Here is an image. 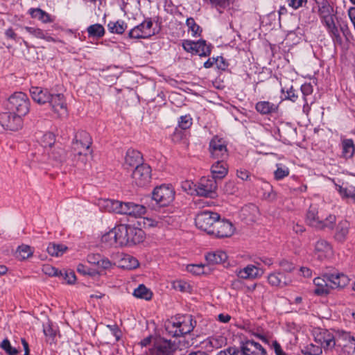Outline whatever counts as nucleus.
Returning a JSON list of instances; mask_svg holds the SVG:
<instances>
[{"mask_svg":"<svg viewBox=\"0 0 355 355\" xmlns=\"http://www.w3.org/2000/svg\"><path fill=\"white\" fill-rule=\"evenodd\" d=\"M352 337L349 333L345 331H338L336 338V343H338V346L345 348L347 347V344L345 343V340H352Z\"/></svg>","mask_w":355,"mask_h":355,"instance_id":"obj_47","label":"nucleus"},{"mask_svg":"<svg viewBox=\"0 0 355 355\" xmlns=\"http://www.w3.org/2000/svg\"><path fill=\"white\" fill-rule=\"evenodd\" d=\"M153 199L160 206L168 205L175 198V191L170 186L161 185L154 189Z\"/></svg>","mask_w":355,"mask_h":355,"instance_id":"obj_8","label":"nucleus"},{"mask_svg":"<svg viewBox=\"0 0 355 355\" xmlns=\"http://www.w3.org/2000/svg\"><path fill=\"white\" fill-rule=\"evenodd\" d=\"M52 111L59 116H64L67 114V107L66 100L62 94H51V98L48 101Z\"/></svg>","mask_w":355,"mask_h":355,"instance_id":"obj_16","label":"nucleus"},{"mask_svg":"<svg viewBox=\"0 0 355 355\" xmlns=\"http://www.w3.org/2000/svg\"><path fill=\"white\" fill-rule=\"evenodd\" d=\"M268 282L272 286L282 288L289 285L292 280L291 277L286 276L284 273L277 272L270 273L268 276Z\"/></svg>","mask_w":355,"mask_h":355,"instance_id":"obj_23","label":"nucleus"},{"mask_svg":"<svg viewBox=\"0 0 355 355\" xmlns=\"http://www.w3.org/2000/svg\"><path fill=\"white\" fill-rule=\"evenodd\" d=\"M302 353L304 355H320L322 353V348L320 345L310 343L304 347Z\"/></svg>","mask_w":355,"mask_h":355,"instance_id":"obj_45","label":"nucleus"},{"mask_svg":"<svg viewBox=\"0 0 355 355\" xmlns=\"http://www.w3.org/2000/svg\"><path fill=\"white\" fill-rule=\"evenodd\" d=\"M143 224L144 227H159L162 223L150 218H144Z\"/></svg>","mask_w":355,"mask_h":355,"instance_id":"obj_58","label":"nucleus"},{"mask_svg":"<svg viewBox=\"0 0 355 355\" xmlns=\"http://www.w3.org/2000/svg\"><path fill=\"white\" fill-rule=\"evenodd\" d=\"M342 157L347 159L352 158L355 153V146L351 139H343L341 142Z\"/></svg>","mask_w":355,"mask_h":355,"instance_id":"obj_37","label":"nucleus"},{"mask_svg":"<svg viewBox=\"0 0 355 355\" xmlns=\"http://www.w3.org/2000/svg\"><path fill=\"white\" fill-rule=\"evenodd\" d=\"M55 141V135L52 132H49L42 135L40 143L44 148H51L54 144Z\"/></svg>","mask_w":355,"mask_h":355,"instance_id":"obj_50","label":"nucleus"},{"mask_svg":"<svg viewBox=\"0 0 355 355\" xmlns=\"http://www.w3.org/2000/svg\"><path fill=\"white\" fill-rule=\"evenodd\" d=\"M88 151L79 150L75 153V158L76 159L77 165L85 166L89 159Z\"/></svg>","mask_w":355,"mask_h":355,"instance_id":"obj_54","label":"nucleus"},{"mask_svg":"<svg viewBox=\"0 0 355 355\" xmlns=\"http://www.w3.org/2000/svg\"><path fill=\"white\" fill-rule=\"evenodd\" d=\"M217 355H243V354L239 349L231 347L220 351Z\"/></svg>","mask_w":355,"mask_h":355,"instance_id":"obj_59","label":"nucleus"},{"mask_svg":"<svg viewBox=\"0 0 355 355\" xmlns=\"http://www.w3.org/2000/svg\"><path fill=\"white\" fill-rule=\"evenodd\" d=\"M123 204V202L111 199H100L98 202L101 210L120 214L122 212Z\"/></svg>","mask_w":355,"mask_h":355,"instance_id":"obj_21","label":"nucleus"},{"mask_svg":"<svg viewBox=\"0 0 355 355\" xmlns=\"http://www.w3.org/2000/svg\"><path fill=\"white\" fill-rule=\"evenodd\" d=\"M216 180L203 177L196 185V191L198 196L213 198L216 196Z\"/></svg>","mask_w":355,"mask_h":355,"instance_id":"obj_12","label":"nucleus"},{"mask_svg":"<svg viewBox=\"0 0 355 355\" xmlns=\"http://www.w3.org/2000/svg\"><path fill=\"white\" fill-rule=\"evenodd\" d=\"M186 24L188 27V31L191 32L192 37L200 36L202 30L200 27L196 23L193 18H188L186 21Z\"/></svg>","mask_w":355,"mask_h":355,"instance_id":"obj_46","label":"nucleus"},{"mask_svg":"<svg viewBox=\"0 0 355 355\" xmlns=\"http://www.w3.org/2000/svg\"><path fill=\"white\" fill-rule=\"evenodd\" d=\"M327 279L331 288L344 287L349 283V278L342 272H334L327 274Z\"/></svg>","mask_w":355,"mask_h":355,"instance_id":"obj_26","label":"nucleus"},{"mask_svg":"<svg viewBox=\"0 0 355 355\" xmlns=\"http://www.w3.org/2000/svg\"><path fill=\"white\" fill-rule=\"evenodd\" d=\"M24 28L33 37L37 38L44 40L46 42H55L56 40L54 39L49 33L47 31H44L43 29H41L37 27H33V26H24Z\"/></svg>","mask_w":355,"mask_h":355,"instance_id":"obj_31","label":"nucleus"},{"mask_svg":"<svg viewBox=\"0 0 355 355\" xmlns=\"http://www.w3.org/2000/svg\"><path fill=\"white\" fill-rule=\"evenodd\" d=\"M133 295L137 298L146 300H150L153 296L152 292L143 284L139 285L135 289Z\"/></svg>","mask_w":355,"mask_h":355,"instance_id":"obj_42","label":"nucleus"},{"mask_svg":"<svg viewBox=\"0 0 355 355\" xmlns=\"http://www.w3.org/2000/svg\"><path fill=\"white\" fill-rule=\"evenodd\" d=\"M217 219H219V215L217 213L204 210L196 215L195 223L198 229L210 234Z\"/></svg>","mask_w":355,"mask_h":355,"instance_id":"obj_5","label":"nucleus"},{"mask_svg":"<svg viewBox=\"0 0 355 355\" xmlns=\"http://www.w3.org/2000/svg\"><path fill=\"white\" fill-rule=\"evenodd\" d=\"M127 27V24L122 20L111 21L107 24L109 31L115 34H122Z\"/></svg>","mask_w":355,"mask_h":355,"instance_id":"obj_39","label":"nucleus"},{"mask_svg":"<svg viewBox=\"0 0 355 355\" xmlns=\"http://www.w3.org/2000/svg\"><path fill=\"white\" fill-rule=\"evenodd\" d=\"M191 315H186L172 319L166 325V329L172 336H181L190 333L196 325Z\"/></svg>","mask_w":355,"mask_h":355,"instance_id":"obj_2","label":"nucleus"},{"mask_svg":"<svg viewBox=\"0 0 355 355\" xmlns=\"http://www.w3.org/2000/svg\"><path fill=\"white\" fill-rule=\"evenodd\" d=\"M153 347L150 349V355H172L174 345L171 340L162 338H153Z\"/></svg>","mask_w":355,"mask_h":355,"instance_id":"obj_14","label":"nucleus"},{"mask_svg":"<svg viewBox=\"0 0 355 355\" xmlns=\"http://www.w3.org/2000/svg\"><path fill=\"white\" fill-rule=\"evenodd\" d=\"M119 246H132L144 241V232L132 225L121 224L116 226Z\"/></svg>","mask_w":355,"mask_h":355,"instance_id":"obj_1","label":"nucleus"},{"mask_svg":"<svg viewBox=\"0 0 355 355\" xmlns=\"http://www.w3.org/2000/svg\"><path fill=\"white\" fill-rule=\"evenodd\" d=\"M101 257L99 254H90L87 256V261L91 264L98 266Z\"/></svg>","mask_w":355,"mask_h":355,"instance_id":"obj_62","label":"nucleus"},{"mask_svg":"<svg viewBox=\"0 0 355 355\" xmlns=\"http://www.w3.org/2000/svg\"><path fill=\"white\" fill-rule=\"evenodd\" d=\"M151 168L146 164H141L136 167L132 173L133 182L139 187H146L151 181Z\"/></svg>","mask_w":355,"mask_h":355,"instance_id":"obj_10","label":"nucleus"},{"mask_svg":"<svg viewBox=\"0 0 355 355\" xmlns=\"http://www.w3.org/2000/svg\"><path fill=\"white\" fill-rule=\"evenodd\" d=\"M152 26L153 22L150 19L144 20L130 31L129 37L135 39L148 38L155 34Z\"/></svg>","mask_w":355,"mask_h":355,"instance_id":"obj_15","label":"nucleus"},{"mask_svg":"<svg viewBox=\"0 0 355 355\" xmlns=\"http://www.w3.org/2000/svg\"><path fill=\"white\" fill-rule=\"evenodd\" d=\"M282 92L286 94L284 95V99L290 100L293 102H295L298 98V95L295 94V91L293 89V86H291L290 88H282Z\"/></svg>","mask_w":355,"mask_h":355,"instance_id":"obj_56","label":"nucleus"},{"mask_svg":"<svg viewBox=\"0 0 355 355\" xmlns=\"http://www.w3.org/2000/svg\"><path fill=\"white\" fill-rule=\"evenodd\" d=\"M207 266L205 264H189L187 266V271L193 275H200L207 273L205 268Z\"/></svg>","mask_w":355,"mask_h":355,"instance_id":"obj_49","label":"nucleus"},{"mask_svg":"<svg viewBox=\"0 0 355 355\" xmlns=\"http://www.w3.org/2000/svg\"><path fill=\"white\" fill-rule=\"evenodd\" d=\"M205 259L208 265L221 264L227 259V254L222 250L210 252L206 254Z\"/></svg>","mask_w":355,"mask_h":355,"instance_id":"obj_30","label":"nucleus"},{"mask_svg":"<svg viewBox=\"0 0 355 355\" xmlns=\"http://www.w3.org/2000/svg\"><path fill=\"white\" fill-rule=\"evenodd\" d=\"M306 221L308 225L316 229H332L336 223V216L331 214L324 216L319 213L316 207L311 206L306 214Z\"/></svg>","mask_w":355,"mask_h":355,"instance_id":"obj_3","label":"nucleus"},{"mask_svg":"<svg viewBox=\"0 0 355 355\" xmlns=\"http://www.w3.org/2000/svg\"><path fill=\"white\" fill-rule=\"evenodd\" d=\"M182 47L187 52L197 54L200 56H209L211 53L210 46L203 40L198 42L185 40L182 42Z\"/></svg>","mask_w":355,"mask_h":355,"instance_id":"obj_11","label":"nucleus"},{"mask_svg":"<svg viewBox=\"0 0 355 355\" xmlns=\"http://www.w3.org/2000/svg\"><path fill=\"white\" fill-rule=\"evenodd\" d=\"M242 214L249 221H255L259 214V209L255 205H250L243 208Z\"/></svg>","mask_w":355,"mask_h":355,"instance_id":"obj_44","label":"nucleus"},{"mask_svg":"<svg viewBox=\"0 0 355 355\" xmlns=\"http://www.w3.org/2000/svg\"><path fill=\"white\" fill-rule=\"evenodd\" d=\"M87 31L89 37H101L105 34V28L100 24H95L87 27Z\"/></svg>","mask_w":355,"mask_h":355,"instance_id":"obj_43","label":"nucleus"},{"mask_svg":"<svg viewBox=\"0 0 355 355\" xmlns=\"http://www.w3.org/2000/svg\"><path fill=\"white\" fill-rule=\"evenodd\" d=\"M327 28V33L331 37L335 45H342L343 39L338 27L336 25L334 19L322 24Z\"/></svg>","mask_w":355,"mask_h":355,"instance_id":"obj_29","label":"nucleus"},{"mask_svg":"<svg viewBox=\"0 0 355 355\" xmlns=\"http://www.w3.org/2000/svg\"><path fill=\"white\" fill-rule=\"evenodd\" d=\"M333 254L331 244L324 239H319L314 245V256L319 260L329 258Z\"/></svg>","mask_w":355,"mask_h":355,"instance_id":"obj_18","label":"nucleus"},{"mask_svg":"<svg viewBox=\"0 0 355 355\" xmlns=\"http://www.w3.org/2000/svg\"><path fill=\"white\" fill-rule=\"evenodd\" d=\"M322 24L332 20L335 18L334 8L328 3L318 7V10Z\"/></svg>","mask_w":355,"mask_h":355,"instance_id":"obj_34","label":"nucleus"},{"mask_svg":"<svg viewBox=\"0 0 355 355\" xmlns=\"http://www.w3.org/2000/svg\"><path fill=\"white\" fill-rule=\"evenodd\" d=\"M30 93L33 100L40 105L48 103L51 94L47 89L40 87H31Z\"/></svg>","mask_w":355,"mask_h":355,"instance_id":"obj_22","label":"nucleus"},{"mask_svg":"<svg viewBox=\"0 0 355 355\" xmlns=\"http://www.w3.org/2000/svg\"><path fill=\"white\" fill-rule=\"evenodd\" d=\"M46 250L51 256L58 257L67 250V247L63 244L50 243Z\"/></svg>","mask_w":355,"mask_h":355,"instance_id":"obj_38","label":"nucleus"},{"mask_svg":"<svg viewBox=\"0 0 355 355\" xmlns=\"http://www.w3.org/2000/svg\"><path fill=\"white\" fill-rule=\"evenodd\" d=\"M211 173L212 174V179L214 180L217 179H223L228 173L227 164L224 162V160H218L212 164L211 167Z\"/></svg>","mask_w":355,"mask_h":355,"instance_id":"obj_28","label":"nucleus"},{"mask_svg":"<svg viewBox=\"0 0 355 355\" xmlns=\"http://www.w3.org/2000/svg\"><path fill=\"white\" fill-rule=\"evenodd\" d=\"M112 263L107 258L102 257L98 266L101 268L107 270L112 268Z\"/></svg>","mask_w":355,"mask_h":355,"instance_id":"obj_63","label":"nucleus"},{"mask_svg":"<svg viewBox=\"0 0 355 355\" xmlns=\"http://www.w3.org/2000/svg\"><path fill=\"white\" fill-rule=\"evenodd\" d=\"M92 141L89 134L84 130L76 133L72 142V149L74 152L79 150L89 151Z\"/></svg>","mask_w":355,"mask_h":355,"instance_id":"obj_17","label":"nucleus"},{"mask_svg":"<svg viewBox=\"0 0 355 355\" xmlns=\"http://www.w3.org/2000/svg\"><path fill=\"white\" fill-rule=\"evenodd\" d=\"M146 211V207L133 202H123L121 214H126L135 218L141 217Z\"/></svg>","mask_w":355,"mask_h":355,"instance_id":"obj_24","label":"nucleus"},{"mask_svg":"<svg viewBox=\"0 0 355 355\" xmlns=\"http://www.w3.org/2000/svg\"><path fill=\"white\" fill-rule=\"evenodd\" d=\"M277 169L274 172V177L276 180H280L287 177L290 171L289 168L282 164H277Z\"/></svg>","mask_w":355,"mask_h":355,"instance_id":"obj_48","label":"nucleus"},{"mask_svg":"<svg viewBox=\"0 0 355 355\" xmlns=\"http://www.w3.org/2000/svg\"><path fill=\"white\" fill-rule=\"evenodd\" d=\"M307 0H288V6L295 10L305 6Z\"/></svg>","mask_w":355,"mask_h":355,"instance_id":"obj_61","label":"nucleus"},{"mask_svg":"<svg viewBox=\"0 0 355 355\" xmlns=\"http://www.w3.org/2000/svg\"><path fill=\"white\" fill-rule=\"evenodd\" d=\"M33 249L25 244H22L17 248L16 251V257L19 260H25L33 256Z\"/></svg>","mask_w":355,"mask_h":355,"instance_id":"obj_40","label":"nucleus"},{"mask_svg":"<svg viewBox=\"0 0 355 355\" xmlns=\"http://www.w3.org/2000/svg\"><path fill=\"white\" fill-rule=\"evenodd\" d=\"M236 274L241 279H255L261 276L263 274V271L254 265L249 264L245 268L237 270Z\"/></svg>","mask_w":355,"mask_h":355,"instance_id":"obj_25","label":"nucleus"},{"mask_svg":"<svg viewBox=\"0 0 355 355\" xmlns=\"http://www.w3.org/2000/svg\"><path fill=\"white\" fill-rule=\"evenodd\" d=\"M22 116L12 111L3 112L0 114V123L6 130L17 131L23 126Z\"/></svg>","mask_w":355,"mask_h":355,"instance_id":"obj_7","label":"nucleus"},{"mask_svg":"<svg viewBox=\"0 0 355 355\" xmlns=\"http://www.w3.org/2000/svg\"><path fill=\"white\" fill-rule=\"evenodd\" d=\"M30 100L28 96L23 92H15L8 98V109L20 115L26 116L30 110Z\"/></svg>","mask_w":355,"mask_h":355,"instance_id":"obj_4","label":"nucleus"},{"mask_svg":"<svg viewBox=\"0 0 355 355\" xmlns=\"http://www.w3.org/2000/svg\"><path fill=\"white\" fill-rule=\"evenodd\" d=\"M120 264L121 267L123 268L132 270L139 266V261L135 257L125 254L121 259Z\"/></svg>","mask_w":355,"mask_h":355,"instance_id":"obj_41","label":"nucleus"},{"mask_svg":"<svg viewBox=\"0 0 355 355\" xmlns=\"http://www.w3.org/2000/svg\"><path fill=\"white\" fill-rule=\"evenodd\" d=\"M0 347L8 355H17L19 353L15 347H12L10 342L7 338L1 342Z\"/></svg>","mask_w":355,"mask_h":355,"instance_id":"obj_52","label":"nucleus"},{"mask_svg":"<svg viewBox=\"0 0 355 355\" xmlns=\"http://www.w3.org/2000/svg\"><path fill=\"white\" fill-rule=\"evenodd\" d=\"M315 286L314 293L318 295L328 294L331 289L330 283L327 279V275L322 277H316L313 280Z\"/></svg>","mask_w":355,"mask_h":355,"instance_id":"obj_27","label":"nucleus"},{"mask_svg":"<svg viewBox=\"0 0 355 355\" xmlns=\"http://www.w3.org/2000/svg\"><path fill=\"white\" fill-rule=\"evenodd\" d=\"M179 127L183 130H187L192 125V118L189 114L181 116L178 121Z\"/></svg>","mask_w":355,"mask_h":355,"instance_id":"obj_55","label":"nucleus"},{"mask_svg":"<svg viewBox=\"0 0 355 355\" xmlns=\"http://www.w3.org/2000/svg\"><path fill=\"white\" fill-rule=\"evenodd\" d=\"M243 355H267L266 349L258 343L252 340H246L242 343Z\"/></svg>","mask_w":355,"mask_h":355,"instance_id":"obj_19","label":"nucleus"},{"mask_svg":"<svg viewBox=\"0 0 355 355\" xmlns=\"http://www.w3.org/2000/svg\"><path fill=\"white\" fill-rule=\"evenodd\" d=\"M255 109L261 114H271L277 112L278 105L269 101H259L255 105Z\"/></svg>","mask_w":355,"mask_h":355,"instance_id":"obj_33","label":"nucleus"},{"mask_svg":"<svg viewBox=\"0 0 355 355\" xmlns=\"http://www.w3.org/2000/svg\"><path fill=\"white\" fill-rule=\"evenodd\" d=\"M101 241L109 247L119 246V234H117L116 226L104 234L101 237Z\"/></svg>","mask_w":355,"mask_h":355,"instance_id":"obj_36","label":"nucleus"},{"mask_svg":"<svg viewBox=\"0 0 355 355\" xmlns=\"http://www.w3.org/2000/svg\"><path fill=\"white\" fill-rule=\"evenodd\" d=\"M350 228V223L346 220H341L336 226L335 239L340 243L344 242L347 236Z\"/></svg>","mask_w":355,"mask_h":355,"instance_id":"obj_32","label":"nucleus"},{"mask_svg":"<svg viewBox=\"0 0 355 355\" xmlns=\"http://www.w3.org/2000/svg\"><path fill=\"white\" fill-rule=\"evenodd\" d=\"M142 162V155L141 153L137 150L130 148L127 150L123 166L125 169L137 167L140 166Z\"/></svg>","mask_w":355,"mask_h":355,"instance_id":"obj_20","label":"nucleus"},{"mask_svg":"<svg viewBox=\"0 0 355 355\" xmlns=\"http://www.w3.org/2000/svg\"><path fill=\"white\" fill-rule=\"evenodd\" d=\"M28 12L32 18L37 19L44 24L51 23L53 21V18L48 12L39 8H30Z\"/></svg>","mask_w":355,"mask_h":355,"instance_id":"obj_35","label":"nucleus"},{"mask_svg":"<svg viewBox=\"0 0 355 355\" xmlns=\"http://www.w3.org/2000/svg\"><path fill=\"white\" fill-rule=\"evenodd\" d=\"M209 153L214 159L218 160L227 159L228 152L225 141L217 137H214L209 142Z\"/></svg>","mask_w":355,"mask_h":355,"instance_id":"obj_13","label":"nucleus"},{"mask_svg":"<svg viewBox=\"0 0 355 355\" xmlns=\"http://www.w3.org/2000/svg\"><path fill=\"white\" fill-rule=\"evenodd\" d=\"M224 191L228 194H233L236 192V188L233 182H228L225 184Z\"/></svg>","mask_w":355,"mask_h":355,"instance_id":"obj_64","label":"nucleus"},{"mask_svg":"<svg viewBox=\"0 0 355 355\" xmlns=\"http://www.w3.org/2000/svg\"><path fill=\"white\" fill-rule=\"evenodd\" d=\"M315 342L320 344L325 352L332 350L336 346L335 336L329 330L322 328H315L313 330Z\"/></svg>","mask_w":355,"mask_h":355,"instance_id":"obj_6","label":"nucleus"},{"mask_svg":"<svg viewBox=\"0 0 355 355\" xmlns=\"http://www.w3.org/2000/svg\"><path fill=\"white\" fill-rule=\"evenodd\" d=\"M42 270L45 275L50 277H60L63 275L61 271L49 264L44 265L42 266Z\"/></svg>","mask_w":355,"mask_h":355,"instance_id":"obj_53","label":"nucleus"},{"mask_svg":"<svg viewBox=\"0 0 355 355\" xmlns=\"http://www.w3.org/2000/svg\"><path fill=\"white\" fill-rule=\"evenodd\" d=\"M301 92L304 96V101L306 103V97L312 94L313 87L310 83H304L301 86Z\"/></svg>","mask_w":355,"mask_h":355,"instance_id":"obj_60","label":"nucleus"},{"mask_svg":"<svg viewBox=\"0 0 355 355\" xmlns=\"http://www.w3.org/2000/svg\"><path fill=\"white\" fill-rule=\"evenodd\" d=\"M235 231L234 225L227 219H217L211 231L210 235L216 238L223 239L232 236Z\"/></svg>","mask_w":355,"mask_h":355,"instance_id":"obj_9","label":"nucleus"},{"mask_svg":"<svg viewBox=\"0 0 355 355\" xmlns=\"http://www.w3.org/2000/svg\"><path fill=\"white\" fill-rule=\"evenodd\" d=\"M172 287L176 291H179L181 292H186L189 290V285L184 281L176 280V281L173 282Z\"/></svg>","mask_w":355,"mask_h":355,"instance_id":"obj_57","label":"nucleus"},{"mask_svg":"<svg viewBox=\"0 0 355 355\" xmlns=\"http://www.w3.org/2000/svg\"><path fill=\"white\" fill-rule=\"evenodd\" d=\"M339 193L346 198H355V188L352 186L345 187L339 186L338 189Z\"/></svg>","mask_w":355,"mask_h":355,"instance_id":"obj_51","label":"nucleus"}]
</instances>
